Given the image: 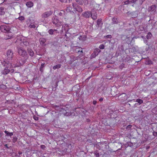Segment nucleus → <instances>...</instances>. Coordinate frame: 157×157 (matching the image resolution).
<instances>
[{
  "mask_svg": "<svg viewBox=\"0 0 157 157\" xmlns=\"http://www.w3.org/2000/svg\"><path fill=\"white\" fill-rule=\"evenodd\" d=\"M6 58L5 59L8 62H13V57L14 56L13 51L11 49H8L6 52Z\"/></svg>",
  "mask_w": 157,
  "mask_h": 157,
  "instance_id": "nucleus-1",
  "label": "nucleus"
},
{
  "mask_svg": "<svg viewBox=\"0 0 157 157\" xmlns=\"http://www.w3.org/2000/svg\"><path fill=\"white\" fill-rule=\"evenodd\" d=\"M17 52L18 54L21 56L24 57L25 59H28V56L27 54L26 51L22 48L17 47Z\"/></svg>",
  "mask_w": 157,
  "mask_h": 157,
  "instance_id": "nucleus-2",
  "label": "nucleus"
},
{
  "mask_svg": "<svg viewBox=\"0 0 157 157\" xmlns=\"http://www.w3.org/2000/svg\"><path fill=\"white\" fill-rule=\"evenodd\" d=\"M52 22L57 27H59L63 25V22L59 21L58 17L56 16H54L52 17Z\"/></svg>",
  "mask_w": 157,
  "mask_h": 157,
  "instance_id": "nucleus-3",
  "label": "nucleus"
},
{
  "mask_svg": "<svg viewBox=\"0 0 157 157\" xmlns=\"http://www.w3.org/2000/svg\"><path fill=\"white\" fill-rule=\"evenodd\" d=\"M0 30L3 32L7 33H10V29L8 26L5 25H1L0 26Z\"/></svg>",
  "mask_w": 157,
  "mask_h": 157,
  "instance_id": "nucleus-4",
  "label": "nucleus"
},
{
  "mask_svg": "<svg viewBox=\"0 0 157 157\" xmlns=\"http://www.w3.org/2000/svg\"><path fill=\"white\" fill-rule=\"evenodd\" d=\"M8 62L6 60H5L2 63V65L3 67H5L11 69L12 68V63L11 62Z\"/></svg>",
  "mask_w": 157,
  "mask_h": 157,
  "instance_id": "nucleus-5",
  "label": "nucleus"
},
{
  "mask_svg": "<svg viewBox=\"0 0 157 157\" xmlns=\"http://www.w3.org/2000/svg\"><path fill=\"white\" fill-rule=\"evenodd\" d=\"M53 11L52 10L46 11L42 14L41 17L43 18H45L51 15Z\"/></svg>",
  "mask_w": 157,
  "mask_h": 157,
  "instance_id": "nucleus-6",
  "label": "nucleus"
},
{
  "mask_svg": "<svg viewBox=\"0 0 157 157\" xmlns=\"http://www.w3.org/2000/svg\"><path fill=\"white\" fill-rule=\"evenodd\" d=\"M92 12H93L92 11H86L83 13L82 15L83 17L88 18L92 16Z\"/></svg>",
  "mask_w": 157,
  "mask_h": 157,
  "instance_id": "nucleus-7",
  "label": "nucleus"
},
{
  "mask_svg": "<svg viewBox=\"0 0 157 157\" xmlns=\"http://www.w3.org/2000/svg\"><path fill=\"white\" fill-rule=\"evenodd\" d=\"M157 6L155 5H152L149 7L148 9V11L149 12H155L156 11V9Z\"/></svg>",
  "mask_w": 157,
  "mask_h": 157,
  "instance_id": "nucleus-8",
  "label": "nucleus"
},
{
  "mask_svg": "<svg viewBox=\"0 0 157 157\" xmlns=\"http://www.w3.org/2000/svg\"><path fill=\"white\" fill-rule=\"evenodd\" d=\"M25 60H22V59L19 60H17L16 63L17 67H20L23 65L25 63Z\"/></svg>",
  "mask_w": 157,
  "mask_h": 157,
  "instance_id": "nucleus-9",
  "label": "nucleus"
},
{
  "mask_svg": "<svg viewBox=\"0 0 157 157\" xmlns=\"http://www.w3.org/2000/svg\"><path fill=\"white\" fill-rule=\"evenodd\" d=\"M27 50L29 55L31 57L34 56V53L32 49L29 48H27Z\"/></svg>",
  "mask_w": 157,
  "mask_h": 157,
  "instance_id": "nucleus-10",
  "label": "nucleus"
},
{
  "mask_svg": "<svg viewBox=\"0 0 157 157\" xmlns=\"http://www.w3.org/2000/svg\"><path fill=\"white\" fill-rule=\"evenodd\" d=\"M3 69L1 71L2 74L4 75H6L9 73L10 72V70L9 69Z\"/></svg>",
  "mask_w": 157,
  "mask_h": 157,
  "instance_id": "nucleus-11",
  "label": "nucleus"
},
{
  "mask_svg": "<svg viewBox=\"0 0 157 157\" xmlns=\"http://www.w3.org/2000/svg\"><path fill=\"white\" fill-rule=\"evenodd\" d=\"M91 17L92 18L93 20H96L97 18V14L96 12H95L94 13L92 12V16Z\"/></svg>",
  "mask_w": 157,
  "mask_h": 157,
  "instance_id": "nucleus-12",
  "label": "nucleus"
},
{
  "mask_svg": "<svg viewBox=\"0 0 157 157\" xmlns=\"http://www.w3.org/2000/svg\"><path fill=\"white\" fill-rule=\"evenodd\" d=\"M4 132L6 134L5 136L6 137L10 136V138H11L12 136L13 135V132H10L7 131H5Z\"/></svg>",
  "mask_w": 157,
  "mask_h": 157,
  "instance_id": "nucleus-13",
  "label": "nucleus"
},
{
  "mask_svg": "<svg viewBox=\"0 0 157 157\" xmlns=\"http://www.w3.org/2000/svg\"><path fill=\"white\" fill-rule=\"evenodd\" d=\"M26 6L29 8H31L33 6V3L31 1L28 2L26 3Z\"/></svg>",
  "mask_w": 157,
  "mask_h": 157,
  "instance_id": "nucleus-14",
  "label": "nucleus"
},
{
  "mask_svg": "<svg viewBox=\"0 0 157 157\" xmlns=\"http://www.w3.org/2000/svg\"><path fill=\"white\" fill-rule=\"evenodd\" d=\"M45 66V63H42L41 64V66L40 68V70L41 73H43V72L44 68Z\"/></svg>",
  "mask_w": 157,
  "mask_h": 157,
  "instance_id": "nucleus-15",
  "label": "nucleus"
},
{
  "mask_svg": "<svg viewBox=\"0 0 157 157\" xmlns=\"http://www.w3.org/2000/svg\"><path fill=\"white\" fill-rule=\"evenodd\" d=\"M78 12L81 13L83 11L82 9L79 5H78L76 8L75 9Z\"/></svg>",
  "mask_w": 157,
  "mask_h": 157,
  "instance_id": "nucleus-16",
  "label": "nucleus"
},
{
  "mask_svg": "<svg viewBox=\"0 0 157 157\" xmlns=\"http://www.w3.org/2000/svg\"><path fill=\"white\" fill-rule=\"evenodd\" d=\"M112 23L113 24H117L119 23L118 21L117 18L113 17L112 19Z\"/></svg>",
  "mask_w": 157,
  "mask_h": 157,
  "instance_id": "nucleus-17",
  "label": "nucleus"
},
{
  "mask_svg": "<svg viewBox=\"0 0 157 157\" xmlns=\"http://www.w3.org/2000/svg\"><path fill=\"white\" fill-rule=\"evenodd\" d=\"M5 13L4 8L1 7L0 8V15H2L4 14Z\"/></svg>",
  "mask_w": 157,
  "mask_h": 157,
  "instance_id": "nucleus-18",
  "label": "nucleus"
},
{
  "mask_svg": "<svg viewBox=\"0 0 157 157\" xmlns=\"http://www.w3.org/2000/svg\"><path fill=\"white\" fill-rule=\"evenodd\" d=\"M101 23V19H98L97 20V27L98 28L100 27Z\"/></svg>",
  "mask_w": 157,
  "mask_h": 157,
  "instance_id": "nucleus-19",
  "label": "nucleus"
},
{
  "mask_svg": "<svg viewBox=\"0 0 157 157\" xmlns=\"http://www.w3.org/2000/svg\"><path fill=\"white\" fill-rule=\"evenodd\" d=\"M40 41L41 44H43L46 41V40L44 38H41L40 39Z\"/></svg>",
  "mask_w": 157,
  "mask_h": 157,
  "instance_id": "nucleus-20",
  "label": "nucleus"
},
{
  "mask_svg": "<svg viewBox=\"0 0 157 157\" xmlns=\"http://www.w3.org/2000/svg\"><path fill=\"white\" fill-rule=\"evenodd\" d=\"M61 65L60 64H58L55 66H54L53 67V69L54 70H56L57 68H60L61 67Z\"/></svg>",
  "mask_w": 157,
  "mask_h": 157,
  "instance_id": "nucleus-21",
  "label": "nucleus"
},
{
  "mask_svg": "<svg viewBox=\"0 0 157 157\" xmlns=\"http://www.w3.org/2000/svg\"><path fill=\"white\" fill-rule=\"evenodd\" d=\"M136 101L139 103V105L143 103V101L140 99H136Z\"/></svg>",
  "mask_w": 157,
  "mask_h": 157,
  "instance_id": "nucleus-22",
  "label": "nucleus"
},
{
  "mask_svg": "<svg viewBox=\"0 0 157 157\" xmlns=\"http://www.w3.org/2000/svg\"><path fill=\"white\" fill-rule=\"evenodd\" d=\"M58 14L59 16H63L65 14L64 11L62 10L60 11V12Z\"/></svg>",
  "mask_w": 157,
  "mask_h": 157,
  "instance_id": "nucleus-23",
  "label": "nucleus"
},
{
  "mask_svg": "<svg viewBox=\"0 0 157 157\" xmlns=\"http://www.w3.org/2000/svg\"><path fill=\"white\" fill-rule=\"evenodd\" d=\"M48 33L50 35H53L54 34L53 29H49L48 31Z\"/></svg>",
  "mask_w": 157,
  "mask_h": 157,
  "instance_id": "nucleus-24",
  "label": "nucleus"
},
{
  "mask_svg": "<svg viewBox=\"0 0 157 157\" xmlns=\"http://www.w3.org/2000/svg\"><path fill=\"white\" fill-rule=\"evenodd\" d=\"M63 30H64L65 31V33H67V32L68 31V29H65V26L64 27L63 25L62 27V28L61 33L63 32Z\"/></svg>",
  "mask_w": 157,
  "mask_h": 157,
  "instance_id": "nucleus-25",
  "label": "nucleus"
},
{
  "mask_svg": "<svg viewBox=\"0 0 157 157\" xmlns=\"http://www.w3.org/2000/svg\"><path fill=\"white\" fill-rule=\"evenodd\" d=\"M17 139L18 138L16 136H15L14 137H13L12 140V142L13 143H15L17 141Z\"/></svg>",
  "mask_w": 157,
  "mask_h": 157,
  "instance_id": "nucleus-26",
  "label": "nucleus"
},
{
  "mask_svg": "<svg viewBox=\"0 0 157 157\" xmlns=\"http://www.w3.org/2000/svg\"><path fill=\"white\" fill-rule=\"evenodd\" d=\"M7 34L6 35V36H8V37H7V39H10L11 38L12 36V33L10 32V33H7Z\"/></svg>",
  "mask_w": 157,
  "mask_h": 157,
  "instance_id": "nucleus-27",
  "label": "nucleus"
},
{
  "mask_svg": "<svg viewBox=\"0 0 157 157\" xmlns=\"http://www.w3.org/2000/svg\"><path fill=\"white\" fill-rule=\"evenodd\" d=\"M78 6V5H77V3H73L72 4V6L73 8L75 9L76 7H77V6Z\"/></svg>",
  "mask_w": 157,
  "mask_h": 157,
  "instance_id": "nucleus-28",
  "label": "nucleus"
},
{
  "mask_svg": "<svg viewBox=\"0 0 157 157\" xmlns=\"http://www.w3.org/2000/svg\"><path fill=\"white\" fill-rule=\"evenodd\" d=\"M23 44L24 45L26 46H27L29 45V43L27 41H24L22 42Z\"/></svg>",
  "mask_w": 157,
  "mask_h": 157,
  "instance_id": "nucleus-29",
  "label": "nucleus"
},
{
  "mask_svg": "<svg viewBox=\"0 0 157 157\" xmlns=\"http://www.w3.org/2000/svg\"><path fill=\"white\" fill-rule=\"evenodd\" d=\"M84 1L83 0V1L82 0H78V2H76L78 3V4H79L80 5H82L83 4V2Z\"/></svg>",
  "mask_w": 157,
  "mask_h": 157,
  "instance_id": "nucleus-30",
  "label": "nucleus"
},
{
  "mask_svg": "<svg viewBox=\"0 0 157 157\" xmlns=\"http://www.w3.org/2000/svg\"><path fill=\"white\" fill-rule=\"evenodd\" d=\"M99 48L100 49H104L105 46L103 44H101L99 46Z\"/></svg>",
  "mask_w": 157,
  "mask_h": 157,
  "instance_id": "nucleus-31",
  "label": "nucleus"
},
{
  "mask_svg": "<svg viewBox=\"0 0 157 157\" xmlns=\"http://www.w3.org/2000/svg\"><path fill=\"white\" fill-rule=\"evenodd\" d=\"M132 125H131L129 124L127 126L126 128L127 130H129L132 127Z\"/></svg>",
  "mask_w": 157,
  "mask_h": 157,
  "instance_id": "nucleus-32",
  "label": "nucleus"
},
{
  "mask_svg": "<svg viewBox=\"0 0 157 157\" xmlns=\"http://www.w3.org/2000/svg\"><path fill=\"white\" fill-rule=\"evenodd\" d=\"M131 0H128L127 1H126L124 2V4L125 5H128V4L129 3H131Z\"/></svg>",
  "mask_w": 157,
  "mask_h": 157,
  "instance_id": "nucleus-33",
  "label": "nucleus"
},
{
  "mask_svg": "<svg viewBox=\"0 0 157 157\" xmlns=\"http://www.w3.org/2000/svg\"><path fill=\"white\" fill-rule=\"evenodd\" d=\"M29 27H30V28H35L36 27L35 25L34 24H30L29 25Z\"/></svg>",
  "mask_w": 157,
  "mask_h": 157,
  "instance_id": "nucleus-34",
  "label": "nucleus"
},
{
  "mask_svg": "<svg viewBox=\"0 0 157 157\" xmlns=\"http://www.w3.org/2000/svg\"><path fill=\"white\" fill-rule=\"evenodd\" d=\"M63 38V37L62 36H59V35H58L56 37H55V39H56L57 40H58V39L59 38Z\"/></svg>",
  "mask_w": 157,
  "mask_h": 157,
  "instance_id": "nucleus-35",
  "label": "nucleus"
},
{
  "mask_svg": "<svg viewBox=\"0 0 157 157\" xmlns=\"http://www.w3.org/2000/svg\"><path fill=\"white\" fill-rule=\"evenodd\" d=\"M53 31H54V34H55V33L57 34V33H59V32L57 31V29H53Z\"/></svg>",
  "mask_w": 157,
  "mask_h": 157,
  "instance_id": "nucleus-36",
  "label": "nucleus"
},
{
  "mask_svg": "<svg viewBox=\"0 0 157 157\" xmlns=\"http://www.w3.org/2000/svg\"><path fill=\"white\" fill-rule=\"evenodd\" d=\"M124 64L123 63H122L121 65L120 66L119 68L120 69H122L124 67Z\"/></svg>",
  "mask_w": 157,
  "mask_h": 157,
  "instance_id": "nucleus-37",
  "label": "nucleus"
},
{
  "mask_svg": "<svg viewBox=\"0 0 157 157\" xmlns=\"http://www.w3.org/2000/svg\"><path fill=\"white\" fill-rule=\"evenodd\" d=\"M59 1L62 3H67L68 0H59Z\"/></svg>",
  "mask_w": 157,
  "mask_h": 157,
  "instance_id": "nucleus-38",
  "label": "nucleus"
},
{
  "mask_svg": "<svg viewBox=\"0 0 157 157\" xmlns=\"http://www.w3.org/2000/svg\"><path fill=\"white\" fill-rule=\"evenodd\" d=\"M153 135L155 136H157V132L154 131L153 132Z\"/></svg>",
  "mask_w": 157,
  "mask_h": 157,
  "instance_id": "nucleus-39",
  "label": "nucleus"
},
{
  "mask_svg": "<svg viewBox=\"0 0 157 157\" xmlns=\"http://www.w3.org/2000/svg\"><path fill=\"white\" fill-rule=\"evenodd\" d=\"M21 21H22L24 20V17H23L21 16L20 17L18 18Z\"/></svg>",
  "mask_w": 157,
  "mask_h": 157,
  "instance_id": "nucleus-40",
  "label": "nucleus"
},
{
  "mask_svg": "<svg viewBox=\"0 0 157 157\" xmlns=\"http://www.w3.org/2000/svg\"><path fill=\"white\" fill-rule=\"evenodd\" d=\"M34 119L36 121H37L38 120V117L35 116L33 117Z\"/></svg>",
  "mask_w": 157,
  "mask_h": 157,
  "instance_id": "nucleus-41",
  "label": "nucleus"
},
{
  "mask_svg": "<svg viewBox=\"0 0 157 157\" xmlns=\"http://www.w3.org/2000/svg\"><path fill=\"white\" fill-rule=\"evenodd\" d=\"M111 36L110 35H108L106 36L107 38H110L111 37Z\"/></svg>",
  "mask_w": 157,
  "mask_h": 157,
  "instance_id": "nucleus-42",
  "label": "nucleus"
},
{
  "mask_svg": "<svg viewBox=\"0 0 157 157\" xmlns=\"http://www.w3.org/2000/svg\"><path fill=\"white\" fill-rule=\"evenodd\" d=\"M95 155L97 157H98L99 156V153L97 152H96L95 153Z\"/></svg>",
  "mask_w": 157,
  "mask_h": 157,
  "instance_id": "nucleus-43",
  "label": "nucleus"
},
{
  "mask_svg": "<svg viewBox=\"0 0 157 157\" xmlns=\"http://www.w3.org/2000/svg\"><path fill=\"white\" fill-rule=\"evenodd\" d=\"M71 115V114L70 113H68L67 112H66L65 114V115L66 116H69Z\"/></svg>",
  "mask_w": 157,
  "mask_h": 157,
  "instance_id": "nucleus-44",
  "label": "nucleus"
},
{
  "mask_svg": "<svg viewBox=\"0 0 157 157\" xmlns=\"http://www.w3.org/2000/svg\"><path fill=\"white\" fill-rule=\"evenodd\" d=\"M145 0H140V4L141 5L143 2H144Z\"/></svg>",
  "mask_w": 157,
  "mask_h": 157,
  "instance_id": "nucleus-45",
  "label": "nucleus"
},
{
  "mask_svg": "<svg viewBox=\"0 0 157 157\" xmlns=\"http://www.w3.org/2000/svg\"><path fill=\"white\" fill-rule=\"evenodd\" d=\"M91 78V76H90L88 78L86 79L85 81L86 82H87L89 81V79L90 78Z\"/></svg>",
  "mask_w": 157,
  "mask_h": 157,
  "instance_id": "nucleus-46",
  "label": "nucleus"
},
{
  "mask_svg": "<svg viewBox=\"0 0 157 157\" xmlns=\"http://www.w3.org/2000/svg\"><path fill=\"white\" fill-rule=\"evenodd\" d=\"M5 0H0V4H1L3 3Z\"/></svg>",
  "mask_w": 157,
  "mask_h": 157,
  "instance_id": "nucleus-47",
  "label": "nucleus"
},
{
  "mask_svg": "<svg viewBox=\"0 0 157 157\" xmlns=\"http://www.w3.org/2000/svg\"><path fill=\"white\" fill-rule=\"evenodd\" d=\"M103 98H100L99 99V101L100 102L102 101L103 100Z\"/></svg>",
  "mask_w": 157,
  "mask_h": 157,
  "instance_id": "nucleus-48",
  "label": "nucleus"
},
{
  "mask_svg": "<svg viewBox=\"0 0 157 157\" xmlns=\"http://www.w3.org/2000/svg\"><path fill=\"white\" fill-rule=\"evenodd\" d=\"M137 0H131V3H134Z\"/></svg>",
  "mask_w": 157,
  "mask_h": 157,
  "instance_id": "nucleus-49",
  "label": "nucleus"
},
{
  "mask_svg": "<svg viewBox=\"0 0 157 157\" xmlns=\"http://www.w3.org/2000/svg\"><path fill=\"white\" fill-rule=\"evenodd\" d=\"M97 101H93V103L94 105H95L97 103Z\"/></svg>",
  "mask_w": 157,
  "mask_h": 157,
  "instance_id": "nucleus-50",
  "label": "nucleus"
},
{
  "mask_svg": "<svg viewBox=\"0 0 157 157\" xmlns=\"http://www.w3.org/2000/svg\"><path fill=\"white\" fill-rule=\"evenodd\" d=\"M45 147L44 145H42L41 146V147L42 149H44L45 148Z\"/></svg>",
  "mask_w": 157,
  "mask_h": 157,
  "instance_id": "nucleus-51",
  "label": "nucleus"
},
{
  "mask_svg": "<svg viewBox=\"0 0 157 157\" xmlns=\"http://www.w3.org/2000/svg\"><path fill=\"white\" fill-rule=\"evenodd\" d=\"M14 71V70L13 69H10V72L11 73H13Z\"/></svg>",
  "mask_w": 157,
  "mask_h": 157,
  "instance_id": "nucleus-52",
  "label": "nucleus"
},
{
  "mask_svg": "<svg viewBox=\"0 0 157 157\" xmlns=\"http://www.w3.org/2000/svg\"><path fill=\"white\" fill-rule=\"evenodd\" d=\"M4 146L6 147V148H7V149H9V147H8V145L7 144H6L4 145Z\"/></svg>",
  "mask_w": 157,
  "mask_h": 157,
  "instance_id": "nucleus-53",
  "label": "nucleus"
},
{
  "mask_svg": "<svg viewBox=\"0 0 157 157\" xmlns=\"http://www.w3.org/2000/svg\"><path fill=\"white\" fill-rule=\"evenodd\" d=\"M144 41L145 43H147V40L146 38L144 39Z\"/></svg>",
  "mask_w": 157,
  "mask_h": 157,
  "instance_id": "nucleus-54",
  "label": "nucleus"
},
{
  "mask_svg": "<svg viewBox=\"0 0 157 157\" xmlns=\"http://www.w3.org/2000/svg\"><path fill=\"white\" fill-rule=\"evenodd\" d=\"M148 35H149V36H150V35L151 36V33H149V34L148 33L147 36V39H148Z\"/></svg>",
  "mask_w": 157,
  "mask_h": 157,
  "instance_id": "nucleus-55",
  "label": "nucleus"
},
{
  "mask_svg": "<svg viewBox=\"0 0 157 157\" xmlns=\"http://www.w3.org/2000/svg\"><path fill=\"white\" fill-rule=\"evenodd\" d=\"M3 69H9L10 70V68H6L5 67H4V68Z\"/></svg>",
  "mask_w": 157,
  "mask_h": 157,
  "instance_id": "nucleus-56",
  "label": "nucleus"
},
{
  "mask_svg": "<svg viewBox=\"0 0 157 157\" xmlns=\"http://www.w3.org/2000/svg\"><path fill=\"white\" fill-rule=\"evenodd\" d=\"M86 121L88 122L90 121V120L89 119H86Z\"/></svg>",
  "mask_w": 157,
  "mask_h": 157,
  "instance_id": "nucleus-57",
  "label": "nucleus"
},
{
  "mask_svg": "<svg viewBox=\"0 0 157 157\" xmlns=\"http://www.w3.org/2000/svg\"><path fill=\"white\" fill-rule=\"evenodd\" d=\"M82 52V53L83 52H82V50L81 51H80V50H78V52Z\"/></svg>",
  "mask_w": 157,
  "mask_h": 157,
  "instance_id": "nucleus-58",
  "label": "nucleus"
},
{
  "mask_svg": "<svg viewBox=\"0 0 157 157\" xmlns=\"http://www.w3.org/2000/svg\"><path fill=\"white\" fill-rule=\"evenodd\" d=\"M19 154L21 155L22 154V152H19L18 153Z\"/></svg>",
  "mask_w": 157,
  "mask_h": 157,
  "instance_id": "nucleus-59",
  "label": "nucleus"
},
{
  "mask_svg": "<svg viewBox=\"0 0 157 157\" xmlns=\"http://www.w3.org/2000/svg\"><path fill=\"white\" fill-rule=\"evenodd\" d=\"M1 136H2L1 133V132L0 131V137H1Z\"/></svg>",
  "mask_w": 157,
  "mask_h": 157,
  "instance_id": "nucleus-60",
  "label": "nucleus"
},
{
  "mask_svg": "<svg viewBox=\"0 0 157 157\" xmlns=\"http://www.w3.org/2000/svg\"><path fill=\"white\" fill-rule=\"evenodd\" d=\"M138 104L137 103H136L135 105H134V106H136V105H137Z\"/></svg>",
  "mask_w": 157,
  "mask_h": 157,
  "instance_id": "nucleus-61",
  "label": "nucleus"
},
{
  "mask_svg": "<svg viewBox=\"0 0 157 157\" xmlns=\"http://www.w3.org/2000/svg\"><path fill=\"white\" fill-rule=\"evenodd\" d=\"M92 56H93L94 57H95V56H96V55H95V56H94V55H93V54L92 55Z\"/></svg>",
  "mask_w": 157,
  "mask_h": 157,
  "instance_id": "nucleus-62",
  "label": "nucleus"
},
{
  "mask_svg": "<svg viewBox=\"0 0 157 157\" xmlns=\"http://www.w3.org/2000/svg\"><path fill=\"white\" fill-rule=\"evenodd\" d=\"M76 2H78V0H75Z\"/></svg>",
  "mask_w": 157,
  "mask_h": 157,
  "instance_id": "nucleus-63",
  "label": "nucleus"
},
{
  "mask_svg": "<svg viewBox=\"0 0 157 157\" xmlns=\"http://www.w3.org/2000/svg\"><path fill=\"white\" fill-rule=\"evenodd\" d=\"M98 51H99V52H100V50H99V49H98Z\"/></svg>",
  "mask_w": 157,
  "mask_h": 157,
  "instance_id": "nucleus-64",
  "label": "nucleus"
}]
</instances>
